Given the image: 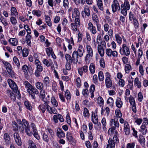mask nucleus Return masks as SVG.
Segmentation results:
<instances>
[{
	"instance_id": "nucleus-27",
	"label": "nucleus",
	"mask_w": 148,
	"mask_h": 148,
	"mask_svg": "<svg viewBox=\"0 0 148 148\" xmlns=\"http://www.w3.org/2000/svg\"><path fill=\"white\" fill-rule=\"evenodd\" d=\"M116 104L117 107L120 108L122 107L123 105V103L121 99L119 97H117L116 100Z\"/></svg>"
},
{
	"instance_id": "nucleus-44",
	"label": "nucleus",
	"mask_w": 148,
	"mask_h": 148,
	"mask_svg": "<svg viewBox=\"0 0 148 148\" xmlns=\"http://www.w3.org/2000/svg\"><path fill=\"white\" fill-rule=\"evenodd\" d=\"M51 102L53 106L56 107L58 106V103L54 97L53 96L51 98Z\"/></svg>"
},
{
	"instance_id": "nucleus-43",
	"label": "nucleus",
	"mask_w": 148,
	"mask_h": 148,
	"mask_svg": "<svg viewBox=\"0 0 148 148\" xmlns=\"http://www.w3.org/2000/svg\"><path fill=\"white\" fill-rule=\"evenodd\" d=\"M31 36L29 34H27L25 37V41L28 45H31Z\"/></svg>"
},
{
	"instance_id": "nucleus-48",
	"label": "nucleus",
	"mask_w": 148,
	"mask_h": 148,
	"mask_svg": "<svg viewBox=\"0 0 148 148\" xmlns=\"http://www.w3.org/2000/svg\"><path fill=\"white\" fill-rule=\"evenodd\" d=\"M114 103V102L113 99L111 97H109L107 100V103L108 104H109L111 108H112L113 106Z\"/></svg>"
},
{
	"instance_id": "nucleus-10",
	"label": "nucleus",
	"mask_w": 148,
	"mask_h": 148,
	"mask_svg": "<svg viewBox=\"0 0 148 148\" xmlns=\"http://www.w3.org/2000/svg\"><path fill=\"white\" fill-rule=\"evenodd\" d=\"M105 76L106 86L107 88H109L112 86V81L110 78L111 75L108 72H107L106 73Z\"/></svg>"
},
{
	"instance_id": "nucleus-24",
	"label": "nucleus",
	"mask_w": 148,
	"mask_h": 148,
	"mask_svg": "<svg viewBox=\"0 0 148 148\" xmlns=\"http://www.w3.org/2000/svg\"><path fill=\"white\" fill-rule=\"evenodd\" d=\"M3 63L5 65V67L7 69V71H12V70L13 68L12 66L8 62L4 61L3 62Z\"/></svg>"
},
{
	"instance_id": "nucleus-45",
	"label": "nucleus",
	"mask_w": 148,
	"mask_h": 148,
	"mask_svg": "<svg viewBox=\"0 0 148 148\" xmlns=\"http://www.w3.org/2000/svg\"><path fill=\"white\" fill-rule=\"evenodd\" d=\"M84 12L85 14L88 16H89L90 15V11L89 7L86 5L84 8Z\"/></svg>"
},
{
	"instance_id": "nucleus-31",
	"label": "nucleus",
	"mask_w": 148,
	"mask_h": 148,
	"mask_svg": "<svg viewBox=\"0 0 148 148\" xmlns=\"http://www.w3.org/2000/svg\"><path fill=\"white\" fill-rule=\"evenodd\" d=\"M146 126L142 125L140 127V131L143 135H145L147 133V129Z\"/></svg>"
},
{
	"instance_id": "nucleus-20",
	"label": "nucleus",
	"mask_w": 148,
	"mask_h": 148,
	"mask_svg": "<svg viewBox=\"0 0 148 148\" xmlns=\"http://www.w3.org/2000/svg\"><path fill=\"white\" fill-rule=\"evenodd\" d=\"M6 94L13 101H15V96L12 90H7L6 91Z\"/></svg>"
},
{
	"instance_id": "nucleus-57",
	"label": "nucleus",
	"mask_w": 148,
	"mask_h": 148,
	"mask_svg": "<svg viewBox=\"0 0 148 148\" xmlns=\"http://www.w3.org/2000/svg\"><path fill=\"white\" fill-rule=\"evenodd\" d=\"M47 132H49V133L50 135V138L51 139L52 138H53V136L54 135V134L53 131L50 128H48L47 129Z\"/></svg>"
},
{
	"instance_id": "nucleus-11",
	"label": "nucleus",
	"mask_w": 148,
	"mask_h": 148,
	"mask_svg": "<svg viewBox=\"0 0 148 148\" xmlns=\"http://www.w3.org/2000/svg\"><path fill=\"white\" fill-rule=\"evenodd\" d=\"M8 82L10 87L13 90L14 92L17 93L18 92V94L19 93L18 90V88L15 82L11 80V79H9L8 80Z\"/></svg>"
},
{
	"instance_id": "nucleus-29",
	"label": "nucleus",
	"mask_w": 148,
	"mask_h": 148,
	"mask_svg": "<svg viewBox=\"0 0 148 148\" xmlns=\"http://www.w3.org/2000/svg\"><path fill=\"white\" fill-rule=\"evenodd\" d=\"M115 37L117 43L119 45H121L122 43V39L119 34H115Z\"/></svg>"
},
{
	"instance_id": "nucleus-16",
	"label": "nucleus",
	"mask_w": 148,
	"mask_h": 148,
	"mask_svg": "<svg viewBox=\"0 0 148 148\" xmlns=\"http://www.w3.org/2000/svg\"><path fill=\"white\" fill-rule=\"evenodd\" d=\"M88 29L90 30L92 34H95L97 32L96 27L93 26L91 22H89L88 23Z\"/></svg>"
},
{
	"instance_id": "nucleus-37",
	"label": "nucleus",
	"mask_w": 148,
	"mask_h": 148,
	"mask_svg": "<svg viewBox=\"0 0 148 148\" xmlns=\"http://www.w3.org/2000/svg\"><path fill=\"white\" fill-rule=\"evenodd\" d=\"M134 84L135 86H137L138 88L141 87V82L139 81L138 78L136 77L134 79Z\"/></svg>"
},
{
	"instance_id": "nucleus-32",
	"label": "nucleus",
	"mask_w": 148,
	"mask_h": 148,
	"mask_svg": "<svg viewBox=\"0 0 148 148\" xmlns=\"http://www.w3.org/2000/svg\"><path fill=\"white\" fill-rule=\"evenodd\" d=\"M13 61L16 65L17 66V68L19 69L20 67V64L19 61L17 57L14 56L13 58Z\"/></svg>"
},
{
	"instance_id": "nucleus-19",
	"label": "nucleus",
	"mask_w": 148,
	"mask_h": 148,
	"mask_svg": "<svg viewBox=\"0 0 148 148\" xmlns=\"http://www.w3.org/2000/svg\"><path fill=\"white\" fill-rule=\"evenodd\" d=\"M80 15V13L78 9L76 8H75L72 12V18H75L79 17Z\"/></svg>"
},
{
	"instance_id": "nucleus-51",
	"label": "nucleus",
	"mask_w": 148,
	"mask_h": 148,
	"mask_svg": "<svg viewBox=\"0 0 148 148\" xmlns=\"http://www.w3.org/2000/svg\"><path fill=\"white\" fill-rule=\"evenodd\" d=\"M66 137L69 141H73L74 139L70 133H67L66 134Z\"/></svg>"
},
{
	"instance_id": "nucleus-58",
	"label": "nucleus",
	"mask_w": 148,
	"mask_h": 148,
	"mask_svg": "<svg viewBox=\"0 0 148 148\" xmlns=\"http://www.w3.org/2000/svg\"><path fill=\"white\" fill-rule=\"evenodd\" d=\"M29 53L28 50L26 48H24L23 50V56L25 57L27 56Z\"/></svg>"
},
{
	"instance_id": "nucleus-52",
	"label": "nucleus",
	"mask_w": 148,
	"mask_h": 148,
	"mask_svg": "<svg viewBox=\"0 0 148 148\" xmlns=\"http://www.w3.org/2000/svg\"><path fill=\"white\" fill-rule=\"evenodd\" d=\"M71 29L74 32H76L77 29V27L78 26L75 23H72L71 24Z\"/></svg>"
},
{
	"instance_id": "nucleus-21",
	"label": "nucleus",
	"mask_w": 148,
	"mask_h": 148,
	"mask_svg": "<svg viewBox=\"0 0 148 148\" xmlns=\"http://www.w3.org/2000/svg\"><path fill=\"white\" fill-rule=\"evenodd\" d=\"M42 62L47 67H49L52 65L53 62L51 60L49 59L47 60L46 59H43L42 60Z\"/></svg>"
},
{
	"instance_id": "nucleus-7",
	"label": "nucleus",
	"mask_w": 148,
	"mask_h": 148,
	"mask_svg": "<svg viewBox=\"0 0 148 148\" xmlns=\"http://www.w3.org/2000/svg\"><path fill=\"white\" fill-rule=\"evenodd\" d=\"M87 54L85 58V60L87 63L88 60L93 56V50L91 46L87 45L86 46Z\"/></svg>"
},
{
	"instance_id": "nucleus-18",
	"label": "nucleus",
	"mask_w": 148,
	"mask_h": 148,
	"mask_svg": "<svg viewBox=\"0 0 148 148\" xmlns=\"http://www.w3.org/2000/svg\"><path fill=\"white\" fill-rule=\"evenodd\" d=\"M124 127L125 134L127 135H129L130 133V130L129 125L127 122H125Z\"/></svg>"
},
{
	"instance_id": "nucleus-4",
	"label": "nucleus",
	"mask_w": 148,
	"mask_h": 148,
	"mask_svg": "<svg viewBox=\"0 0 148 148\" xmlns=\"http://www.w3.org/2000/svg\"><path fill=\"white\" fill-rule=\"evenodd\" d=\"M91 117L92 121L95 124L97 125L94 126L95 129L97 130H100L101 128V124L99 122L98 123V119L97 115H95V113L93 112H92Z\"/></svg>"
},
{
	"instance_id": "nucleus-6",
	"label": "nucleus",
	"mask_w": 148,
	"mask_h": 148,
	"mask_svg": "<svg viewBox=\"0 0 148 148\" xmlns=\"http://www.w3.org/2000/svg\"><path fill=\"white\" fill-rule=\"evenodd\" d=\"M119 52L122 55H125L126 56L130 55V51L129 48L125 44H123L120 49Z\"/></svg>"
},
{
	"instance_id": "nucleus-47",
	"label": "nucleus",
	"mask_w": 148,
	"mask_h": 148,
	"mask_svg": "<svg viewBox=\"0 0 148 148\" xmlns=\"http://www.w3.org/2000/svg\"><path fill=\"white\" fill-rule=\"evenodd\" d=\"M24 104L25 106L30 111H31L32 110V107L28 101H25L24 103Z\"/></svg>"
},
{
	"instance_id": "nucleus-9",
	"label": "nucleus",
	"mask_w": 148,
	"mask_h": 148,
	"mask_svg": "<svg viewBox=\"0 0 148 148\" xmlns=\"http://www.w3.org/2000/svg\"><path fill=\"white\" fill-rule=\"evenodd\" d=\"M118 141V139L116 136L113 138V139L110 138L108 140V144L107 145L106 148H114L115 147V143Z\"/></svg>"
},
{
	"instance_id": "nucleus-36",
	"label": "nucleus",
	"mask_w": 148,
	"mask_h": 148,
	"mask_svg": "<svg viewBox=\"0 0 148 148\" xmlns=\"http://www.w3.org/2000/svg\"><path fill=\"white\" fill-rule=\"evenodd\" d=\"M45 17L46 22L47 25L49 27H51L52 26V23L50 17L48 15H45Z\"/></svg>"
},
{
	"instance_id": "nucleus-25",
	"label": "nucleus",
	"mask_w": 148,
	"mask_h": 148,
	"mask_svg": "<svg viewBox=\"0 0 148 148\" xmlns=\"http://www.w3.org/2000/svg\"><path fill=\"white\" fill-rule=\"evenodd\" d=\"M45 103L43 104H41L39 106L38 108L40 110H41L43 113H44L45 112L46 109V106H45V104H47L49 102V101H47L44 102Z\"/></svg>"
},
{
	"instance_id": "nucleus-60",
	"label": "nucleus",
	"mask_w": 148,
	"mask_h": 148,
	"mask_svg": "<svg viewBox=\"0 0 148 148\" xmlns=\"http://www.w3.org/2000/svg\"><path fill=\"white\" fill-rule=\"evenodd\" d=\"M129 101L131 105L135 104V102L134 98L131 95L129 98Z\"/></svg>"
},
{
	"instance_id": "nucleus-8",
	"label": "nucleus",
	"mask_w": 148,
	"mask_h": 148,
	"mask_svg": "<svg viewBox=\"0 0 148 148\" xmlns=\"http://www.w3.org/2000/svg\"><path fill=\"white\" fill-rule=\"evenodd\" d=\"M22 122L23 124V127L24 129L27 134L29 136H31L32 132L30 130V127L28 122L24 119H23Z\"/></svg>"
},
{
	"instance_id": "nucleus-14",
	"label": "nucleus",
	"mask_w": 148,
	"mask_h": 148,
	"mask_svg": "<svg viewBox=\"0 0 148 148\" xmlns=\"http://www.w3.org/2000/svg\"><path fill=\"white\" fill-rule=\"evenodd\" d=\"M14 137L16 143L18 146H21V141L18 134L17 132L14 133Z\"/></svg>"
},
{
	"instance_id": "nucleus-12",
	"label": "nucleus",
	"mask_w": 148,
	"mask_h": 148,
	"mask_svg": "<svg viewBox=\"0 0 148 148\" xmlns=\"http://www.w3.org/2000/svg\"><path fill=\"white\" fill-rule=\"evenodd\" d=\"M105 53L108 57H110L112 56L114 58H116L118 55V52L116 51H112L111 49L110 48L106 49Z\"/></svg>"
},
{
	"instance_id": "nucleus-15",
	"label": "nucleus",
	"mask_w": 148,
	"mask_h": 148,
	"mask_svg": "<svg viewBox=\"0 0 148 148\" xmlns=\"http://www.w3.org/2000/svg\"><path fill=\"white\" fill-rule=\"evenodd\" d=\"M45 104L44 105L46 106V109L50 113L55 114L57 113V111L54 108L51 107L48 104Z\"/></svg>"
},
{
	"instance_id": "nucleus-1",
	"label": "nucleus",
	"mask_w": 148,
	"mask_h": 148,
	"mask_svg": "<svg viewBox=\"0 0 148 148\" xmlns=\"http://www.w3.org/2000/svg\"><path fill=\"white\" fill-rule=\"evenodd\" d=\"M84 51V48L82 45H79L77 51H74L73 52L71 57L78 62L79 58L78 56L79 57H82L83 55Z\"/></svg>"
},
{
	"instance_id": "nucleus-40",
	"label": "nucleus",
	"mask_w": 148,
	"mask_h": 148,
	"mask_svg": "<svg viewBox=\"0 0 148 148\" xmlns=\"http://www.w3.org/2000/svg\"><path fill=\"white\" fill-rule=\"evenodd\" d=\"M89 69L90 71V73L92 74H94L95 71V66L93 63H91L89 66Z\"/></svg>"
},
{
	"instance_id": "nucleus-59",
	"label": "nucleus",
	"mask_w": 148,
	"mask_h": 148,
	"mask_svg": "<svg viewBox=\"0 0 148 148\" xmlns=\"http://www.w3.org/2000/svg\"><path fill=\"white\" fill-rule=\"evenodd\" d=\"M42 138L43 140L45 141L48 143L49 141V138L47 134L44 133L42 135Z\"/></svg>"
},
{
	"instance_id": "nucleus-34",
	"label": "nucleus",
	"mask_w": 148,
	"mask_h": 148,
	"mask_svg": "<svg viewBox=\"0 0 148 148\" xmlns=\"http://www.w3.org/2000/svg\"><path fill=\"white\" fill-rule=\"evenodd\" d=\"M35 86L36 88L39 90L43 89L44 85L43 83L41 82H38L36 83Z\"/></svg>"
},
{
	"instance_id": "nucleus-61",
	"label": "nucleus",
	"mask_w": 148,
	"mask_h": 148,
	"mask_svg": "<svg viewBox=\"0 0 148 148\" xmlns=\"http://www.w3.org/2000/svg\"><path fill=\"white\" fill-rule=\"evenodd\" d=\"M60 114L55 115L53 117V119L55 123H57L58 122Z\"/></svg>"
},
{
	"instance_id": "nucleus-46",
	"label": "nucleus",
	"mask_w": 148,
	"mask_h": 148,
	"mask_svg": "<svg viewBox=\"0 0 148 148\" xmlns=\"http://www.w3.org/2000/svg\"><path fill=\"white\" fill-rule=\"evenodd\" d=\"M32 13L33 14L36 15L38 17L40 16L41 15V12L39 10H34L32 11Z\"/></svg>"
},
{
	"instance_id": "nucleus-17",
	"label": "nucleus",
	"mask_w": 148,
	"mask_h": 148,
	"mask_svg": "<svg viewBox=\"0 0 148 148\" xmlns=\"http://www.w3.org/2000/svg\"><path fill=\"white\" fill-rule=\"evenodd\" d=\"M56 135L59 138H61L65 136V134L62 129L58 127L57 130Z\"/></svg>"
},
{
	"instance_id": "nucleus-38",
	"label": "nucleus",
	"mask_w": 148,
	"mask_h": 148,
	"mask_svg": "<svg viewBox=\"0 0 148 148\" xmlns=\"http://www.w3.org/2000/svg\"><path fill=\"white\" fill-rule=\"evenodd\" d=\"M11 14L12 16H16L18 15V12H17L16 9L14 7H12L11 9Z\"/></svg>"
},
{
	"instance_id": "nucleus-3",
	"label": "nucleus",
	"mask_w": 148,
	"mask_h": 148,
	"mask_svg": "<svg viewBox=\"0 0 148 148\" xmlns=\"http://www.w3.org/2000/svg\"><path fill=\"white\" fill-rule=\"evenodd\" d=\"M65 56L66 61L65 65L66 69L70 70L71 69V64H73L74 65L77 64V62L69 54H66Z\"/></svg>"
},
{
	"instance_id": "nucleus-41",
	"label": "nucleus",
	"mask_w": 148,
	"mask_h": 148,
	"mask_svg": "<svg viewBox=\"0 0 148 148\" xmlns=\"http://www.w3.org/2000/svg\"><path fill=\"white\" fill-rule=\"evenodd\" d=\"M9 42L13 46L16 45L18 43L17 39L15 38H11L9 40Z\"/></svg>"
},
{
	"instance_id": "nucleus-62",
	"label": "nucleus",
	"mask_w": 148,
	"mask_h": 148,
	"mask_svg": "<svg viewBox=\"0 0 148 148\" xmlns=\"http://www.w3.org/2000/svg\"><path fill=\"white\" fill-rule=\"evenodd\" d=\"M10 20L11 23L13 25H15L17 23L16 19L14 17H11L10 18Z\"/></svg>"
},
{
	"instance_id": "nucleus-28",
	"label": "nucleus",
	"mask_w": 148,
	"mask_h": 148,
	"mask_svg": "<svg viewBox=\"0 0 148 148\" xmlns=\"http://www.w3.org/2000/svg\"><path fill=\"white\" fill-rule=\"evenodd\" d=\"M4 138L6 143L9 144L10 143V138L9 134L5 133L4 135Z\"/></svg>"
},
{
	"instance_id": "nucleus-64",
	"label": "nucleus",
	"mask_w": 148,
	"mask_h": 148,
	"mask_svg": "<svg viewBox=\"0 0 148 148\" xmlns=\"http://www.w3.org/2000/svg\"><path fill=\"white\" fill-rule=\"evenodd\" d=\"M135 145L134 143H129L127 144V148H134Z\"/></svg>"
},
{
	"instance_id": "nucleus-30",
	"label": "nucleus",
	"mask_w": 148,
	"mask_h": 148,
	"mask_svg": "<svg viewBox=\"0 0 148 148\" xmlns=\"http://www.w3.org/2000/svg\"><path fill=\"white\" fill-rule=\"evenodd\" d=\"M40 90H41L40 92V97L42 99V101H43L44 102H45L44 99L46 93L45 91V90L43 89H42Z\"/></svg>"
},
{
	"instance_id": "nucleus-50",
	"label": "nucleus",
	"mask_w": 148,
	"mask_h": 148,
	"mask_svg": "<svg viewBox=\"0 0 148 148\" xmlns=\"http://www.w3.org/2000/svg\"><path fill=\"white\" fill-rule=\"evenodd\" d=\"M29 148H37L35 144L32 140H29Z\"/></svg>"
},
{
	"instance_id": "nucleus-35",
	"label": "nucleus",
	"mask_w": 148,
	"mask_h": 148,
	"mask_svg": "<svg viewBox=\"0 0 148 148\" xmlns=\"http://www.w3.org/2000/svg\"><path fill=\"white\" fill-rule=\"evenodd\" d=\"M7 72L10 77L14 79H16V75L12 70L10 71H8Z\"/></svg>"
},
{
	"instance_id": "nucleus-13",
	"label": "nucleus",
	"mask_w": 148,
	"mask_h": 148,
	"mask_svg": "<svg viewBox=\"0 0 148 148\" xmlns=\"http://www.w3.org/2000/svg\"><path fill=\"white\" fill-rule=\"evenodd\" d=\"M112 10L113 12H115L117 10H119L120 7L119 3L117 0H114L111 5Z\"/></svg>"
},
{
	"instance_id": "nucleus-49",
	"label": "nucleus",
	"mask_w": 148,
	"mask_h": 148,
	"mask_svg": "<svg viewBox=\"0 0 148 148\" xmlns=\"http://www.w3.org/2000/svg\"><path fill=\"white\" fill-rule=\"evenodd\" d=\"M65 95L66 99L68 101L69 100L70 101L71 99V95L70 92L68 90H66V91Z\"/></svg>"
},
{
	"instance_id": "nucleus-56",
	"label": "nucleus",
	"mask_w": 148,
	"mask_h": 148,
	"mask_svg": "<svg viewBox=\"0 0 148 148\" xmlns=\"http://www.w3.org/2000/svg\"><path fill=\"white\" fill-rule=\"evenodd\" d=\"M46 51L47 53L48 56H50L53 52L52 48L50 47L47 48Z\"/></svg>"
},
{
	"instance_id": "nucleus-39",
	"label": "nucleus",
	"mask_w": 148,
	"mask_h": 148,
	"mask_svg": "<svg viewBox=\"0 0 148 148\" xmlns=\"http://www.w3.org/2000/svg\"><path fill=\"white\" fill-rule=\"evenodd\" d=\"M29 67H31L30 65H28V66H27L25 64L22 66V69L24 73H28L29 71Z\"/></svg>"
},
{
	"instance_id": "nucleus-2",
	"label": "nucleus",
	"mask_w": 148,
	"mask_h": 148,
	"mask_svg": "<svg viewBox=\"0 0 148 148\" xmlns=\"http://www.w3.org/2000/svg\"><path fill=\"white\" fill-rule=\"evenodd\" d=\"M110 127L109 129L108 133L109 135H112L114 134V131L119 127V124L118 119L116 120L114 119H111L110 121Z\"/></svg>"
},
{
	"instance_id": "nucleus-33",
	"label": "nucleus",
	"mask_w": 148,
	"mask_h": 148,
	"mask_svg": "<svg viewBox=\"0 0 148 148\" xmlns=\"http://www.w3.org/2000/svg\"><path fill=\"white\" fill-rule=\"evenodd\" d=\"M97 5L99 8L102 11L103 10V7L102 1L101 0H98L97 1Z\"/></svg>"
},
{
	"instance_id": "nucleus-63",
	"label": "nucleus",
	"mask_w": 148,
	"mask_h": 148,
	"mask_svg": "<svg viewBox=\"0 0 148 148\" xmlns=\"http://www.w3.org/2000/svg\"><path fill=\"white\" fill-rule=\"evenodd\" d=\"M133 21V24L136 29H137L139 27V23L136 18L134 19Z\"/></svg>"
},
{
	"instance_id": "nucleus-54",
	"label": "nucleus",
	"mask_w": 148,
	"mask_h": 148,
	"mask_svg": "<svg viewBox=\"0 0 148 148\" xmlns=\"http://www.w3.org/2000/svg\"><path fill=\"white\" fill-rule=\"evenodd\" d=\"M99 79L100 81H102L104 80V76L103 72L100 71L98 74Z\"/></svg>"
},
{
	"instance_id": "nucleus-5",
	"label": "nucleus",
	"mask_w": 148,
	"mask_h": 148,
	"mask_svg": "<svg viewBox=\"0 0 148 148\" xmlns=\"http://www.w3.org/2000/svg\"><path fill=\"white\" fill-rule=\"evenodd\" d=\"M130 5L129 2L127 0H125L123 4L121 5V13L124 16L127 14V11L130 10Z\"/></svg>"
},
{
	"instance_id": "nucleus-53",
	"label": "nucleus",
	"mask_w": 148,
	"mask_h": 148,
	"mask_svg": "<svg viewBox=\"0 0 148 148\" xmlns=\"http://www.w3.org/2000/svg\"><path fill=\"white\" fill-rule=\"evenodd\" d=\"M92 18L93 21H94L96 23H98L99 22L98 18L97 15L95 13H94L92 16Z\"/></svg>"
},
{
	"instance_id": "nucleus-26",
	"label": "nucleus",
	"mask_w": 148,
	"mask_h": 148,
	"mask_svg": "<svg viewBox=\"0 0 148 148\" xmlns=\"http://www.w3.org/2000/svg\"><path fill=\"white\" fill-rule=\"evenodd\" d=\"M138 140L140 144L142 146L145 145V140L144 137L142 135H140L138 139Z\"/></svg>"
},
{
	"instance_id": "nucleus-23",
	"label": "nucleus",
	"mask_w": 148,
	"mask_h": 148,
	"mask_svg": "<svg viewBox=\"0 0 148 148\" xmlns=\"http://www.w3.org/2000/svg\"><path fill=\"white\" fill-rule=\"evenodd\" d=\"M98 52L101 57H103L104 55V51L103 47L101 45H98L97 47Z\"/></svg>"
},
{
	"instance_id": "nucleus-22",
	"label": "nucleus",
	"mask_w": 148,
	"mask_h": 148,
	"mask_svg": "<svg viewBox=\"0 0 148 148\" xmlns=\"http://www.w3.org/2000/svg\"><path fill=\"white\" fill-rule=\"evenodd\" d=\"M24 84L25 88H27V91L29 93H30V90L33 86L28 82L26 81L24 82Z\"/></svg>"
},
{
	"instance_id": "nucleus-55",
	"label": "nucleus",
	"mask_w": 148,
	"mask_h": 148,
	"mask_svg": "<svg viewBox=\"0 0 148 148\" xmlns=\"http://www.w3.org/2000/svg\"><path fill=\"white\" fill-rule=\"evenodd\" d=\"M115 113L116 117L121 118L122 116V114L120 110L119 109H116L115 111Z\"/></svg>"
},
{
	"instance_id": "nucleus-42",
	"label": "nucleus",
	"mask_w": 148,
	"mask_h": 148,
	"mask_svg": "<svg viewBox=\"0 0 148 148\" xmlns=\"http://www.w3.org/2000/svg\"><path fill=\"white\" fill-rule=\"evenodd\" d=\"M83 115L85 117H89L90 116V114L89 111L88 109L86 108H84Z\"/></svg>"
}]
</instances>
